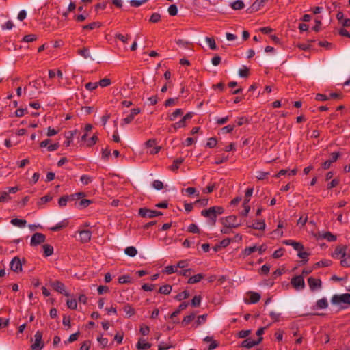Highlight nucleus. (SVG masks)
Here are the masks:
<instances>
[{
  "mask_svg": "<svg viewBox=\"0 0 350 350\" xmlns=\"http://www.w3.org/2000/svg\"><path fill=\"white\" fill-rule=\"evenodd\" d=\"M224 209L222 206H215L201 211V215L208 218V224L213 226L216 224L217 215L223 214Z\"/></svg>",
  "mask_w": 350,
  "mask_h": 350,
  "instance_id": "nucleus-1",
  "label": "nucleus"
},
{
  "mask_svg": "<svg viewBox=\"0 0 350 350\" xmlns=\"http://www.w3.org/2000/svg\"><path fill=\"white\" fill-rule=\"evenodd\" d=\"M331 303L338 306L340 310L346 309L348 306H350V293L334 295L331 299Z\"/></svg>",
  "mask_w": 350,
  "mask_h": 350,
  "instance_id": "nucleus-2",
  "label": "nucleus"
},
{
  "mask_svg": "<svg viewBox=\"0 0 350 350\" xmlns=\"http://www.w3.org/2000/svg\"><path fill=\"white\" fill-rule=\"evenodd\" d=\"M221 223L227 228H237L241 224L237 222V217L235 215H230L221 219Z\"/></svg>",
  "mask_w": 350,
  "mask_h": 350,
  "instance_id": "nucleus-3",
  "label": "nucleus"
},
{
  "mask_svg": "<svg viewBox=\"0 0 350 350\" xmlns=\"http://www.w3.org/2000/svg\"><path fill=\"white\" fill-rule=\"evenodd\" d=\"M139 215L142 217L153 218L157 216L163 215V213L159 211L150 210L146 208H141L139 209Z\"/></svg>",
  "mask_w": 350,
  "mask_h": 350,
  "instance_id": "nucleus-4",
  "label": "nucleus"
},
{
  "mask_svg": "<svg viewBox=\"0 0 350 350\" xmlns=\"http://www.w3.org/2000/svg\"><path fill=\"white\" fill-rule=\"evenodd\" d=\"M34 338L35 341L31 346V349L33 350H41L44 347V344L42 341V332L37 331L34 335Z\"/></svg>",
  "mask_w": 350,
  "mask_h": 350,
  "instance_id": "nucleus-5",
  "label": "nucleus"
},
{
  "mask_svg": "<svg viewBox=\"0 0 350 350\" xmlns=\"http://www.w3.org/2000/svg\"><path fill=\"white\" fill-rule=\"evenodd\" d=\"M46 241V236L40 232L34 233L31 239L30 245L31 246L38 245Z\"/></svg>",
  "mask_w": 350,
  "mask_h": 350,
  "instance_id": "nucleus-6",
  "label": "nucleus"
},
{
  "mask_svg": "<svg viewBox=\"0 0 350 350\" xmlns=\"http://www.w3.org/2000/svg\"><path fill=\"white\" fill-rule=\"evenodd\" d=\"M22 262L21 259L18 256H15L12 258L10 263V269L16 273H19L23 271Z\"/></svg>",
  "mask_w": 350,
  "mask_h": 350,
  "instance_id": "nucleus-7",
  "label": "nucleus"
},
{
  "mask_svg": "<svg viewBox=\"0 0 350 350\" xmlns=\"http://www.w3.org/2000/svg\"><path fill=\"white\" fill-rule=\"evenodd\" d=\"M291 284L297 290L303 289L305 287V282L303 276L297 275L291 279Z\"/></svg>",
  "mask_w": 350,
  "mask_h": 350,
  "instance_id": "nucleus-8",
  "label": "nucleus"
},
{
  "mask_svg": "<svg viewBox=\"0 0 350 350\" xmlns=\"http://www.w3.org/2000/svg\"><path fill=\"white\" fill-rule=\"evenodd\" d=\"M340 153L338 152H334L331 153L330 158L328 160L325 161L324 163H323L321 164V167L324 170L329 169L331 167L332 163H333L334 162H336L338 160V159L340 157Z\"/></svg>",
  "mask_w": 350,
  "mask_h": 350,
  "instance_id": "nucleus-9",
  "label": "nucleus"
},
{
  "mask_svg": "<svg viewBox=\"0 0 350 350\" xmlns=\"http://www.w3.org/2000/svg\"><path fill=\"white\" fill-rule=\"evenodd\" d=\"M51 286L58 293L63 294L66 297L70 296V294L65 290V285L62 282L58 280L54 281L51 282Z\"/></svg>",
  "mask_w": 350,
  "mask_h": 350,
  "instance_id": "nucleus-10",
  "label": "nucleus"
},
{
  "mask_svg": "<svg viewBox=\"0 0 350 350\" xmlns=\"http://www.w3.org/2000/svg\"><path fill=\"white\" fill-rule=\"evenodd\" d=\"M262 339V337L258 338L257 340H251L250 338L245 339L241 342V347H245L246 349H251L255 345H257L259 343H260Z\"/></svg>",
  "mask_w": 350,
  "mask_h": 350,
  "instance_id": "nucleus-11",
  "label": "nucleus"
},
{
  "mask_svg": "<svg viewBox=\"0 0 350 350\" xmlns=\"http://www.w3.org/2000/svg\"><path fill=\"white\" fill-rule=\"evenodd\" d=\"M308 283L310 288L312 291L317 288H321V280L319 278H314L312 277H310L308 278Z\"/></svg>",
  "mask_w": 350,
  "mask_h": 350,
  "instance_id": "nucleus-12",
  "label": "nucleus"
},
{
  "mask_svg": "<svg viewBox=\"0 0 350 350\" xmlns=\"http://www.w3.org/2000/svg\"><path fill=\"white\" fill-rule=\"evenodd\" d=\"M92 233L88 230H83L79 231V239L82 243H88L90 241Z\"/></svg>",
  "mask_w": 350,
  "mask_h": 350,
  "instance_id": "nucleus-13",
  "label": "nucleus"
},
{
  "mask_svg": "<svg viewBox=\"0 0 350 350\" xmlns=\"http://www.w3.org/2000/svg\"><path fill=\"white\" fill-rule=\"evenodd\" d=\"M346 250L347 247L345 245H338L335 248V250L333 254V256L335 258H338L339 255H341V258H344L346 256Z\"/></svg>",
  "mask_w": 350,
  "mask_h": 350,
  "instance_id": "nucleus-14",
  "label": "nucleus"
},
{
  "mask_svg": "<svg viewBox=\"0 0 350 350\" xmlns=\"http://www.w3.org/2000/svg\"><path fill=\"white\" fill-rule=\"evenodd\" d=\"M151 344L147 342L145 339L140 338L136 345V347L139 350H147L150 348Z\"/></svg>",
  "mask_w": 350,
  "mask_h": 350,
  "instance_id": "nucleus-15",
  "label": "nucleus"
},
{
  "mask_svg": "<svg viewBox=\"0 0 350 350\" xmlns=\"http://www.w3.org/2000/svg\"><path fill=\"white\" fill-rule=\"evenodd\" d=\"M188 305L189 304L187 302H183L180 304L178 308L170 314V318L174 319V317H177L182 310L187 308Z\"/></svg>",
  "mask_w": 350,
  "mask_h": 350,
  "instance_id": "nucleus-16",
  "label": "nucleus"
},
{
  "mask_svg": "<svg viewBox=\"0 0 350 350\" xmlns=\"http://www.w3.org/2000/svg\"><path fill=\"white\" fill-rule=\"evenodd\" d=\"M263 5H264V4L260 0H256L252 3V5L249 8L248 12L250 13H252V12H256L258 10H260V8L261 7H262Z\"/></svg>",
  "mask_w": 350,
  "mask_h": 350,
  "instance_id": "nucleus-17",
  "label": "nucleus"
},
{
  "mask_svg": "<svg viewBox=\"0 0 350 350\" xmlns=\"http://www.w3.org/2000/svg\"><path fill=\"white\" fill-rule=\"evenodd\" d=\"M204 278V275L202 273H198L193 276H191L189 278L187 283L190 284H193L199 282L202 279Z\"/></svg>",
  "mask_w": 350,
  "mask_h": 350,
  "instance_id": "nucleus-18",
  "label": "nucleus"
},
{
  "mask_svg": "<svg viewBox=\"0 0 350 350\" xmlns=\"http://www.w3.org/2000/svg\"><path fill=\"white\" fill-rule=\"evenodd\" d=\"M265 226L266 225L264 220L258 221L252 225H248V228L261 230H264L265 229Z\"/></svg>",
  "mask_w": 350,
  "mask_h": 350,
  "instance_id": "nucleus-19",
  "label": "nucleus"
},
{
  "mask_svg": "<svg viewBox=\"0 0 350 350\" xmlns=\"http://www.w3.org/2000/svg\"><path fill=\"white\" fill-rule=\"evenodd\" d=\"M320 238L325 239L328 241L332 242L336 240V236L332 234L330 232H325L319 235Z\"/></svg>",
  "mask_w": 350,
  "mask_h": 350,
  "instance_id": "nucleus-20",
  "label": "nucleus"
},
{
  "mask_svg": "<svg viewBox=\"0 0 350 350\" xmlns=\"http://www.w3.org/2000/svg\"><path fill=\"white\" fill-rule=\"evenodd\" d=\"M184 159L182 157H179L173 161V164L170 167V170L172 171H176L177 170L180 165L183 163Z\"/></svg>",
  "mask_w": 350,
  "mask_h": 350,
  "instance_id": "nucleus-21",
  "label": "nucleus"
},
{
  "mask_svg": "<svg viewBox=\"0 0 350 350\" xmlns=\"http://www.w3.org/2000/svg\"><path fill=\"white\" fill-rule=\"evenodd\" d=\"M172 287L170 284H165L160 286L158 293L163 295H169L172 292Z\"/></svg>",
  "mask_w": 350,
  "mask_h": 350,
  "instance_id": "nucleus-22",
  "label": "nucleus"
},
{
  "mask_svg": "<svg viewBox=\"0 0 350 350\" xmlns=\"http://www.w3.org/2000/svg\"><path fill=\"white\" fill-rule=\"evenodd\" d=\"M78 132L79 131L77 130L68 132V135H66L67 139L64 142V146L66 147H68L70 145L73 136L76 135Z\"/></svg>",
  "mask_w": 350,
  "mask_h": 350,
  "instance_id": "nucleus-23",
  "label": "nucleus"
},
{
  "mask_svg": "<svg viewBox=\"0 0 350 350\" xmlns=\"http://www.w3.org/2000/svg\"><path fill=\"white\" fill-rule=\"evenodd\" d=\"M123 310L128 317H131L135 314V309L129 304H126L123 307Z\"/></svg>",
  "mask_w": 350,
  "mask_h": 350,
  "instance_id": "nucleus-24",
  "label": "nucleus"
},
{
  "mask_svg": "<svg viewBox=\"0 0 350 350\" xmlns=\"http://www.w3.org/2000/svg\"><path fill=\"white\" fill-rule=\"evenodd\" d=\"M183 114V111L182 109H176L173 113L168 116V119L170 121H174L175 119L180 116Z\"/></svg>",
  "mask_w": 350,
  "mask_h": 350,
  "instance_id": "nucleus-25",
  "label": "nucleus"
},
{
  "mask_svg": "<svg viewBox=\"0 0 350 350\" xmlns=\"http://www.w3.org/2000/svg\"><path fill=\"white\" fill-rule=\"evenodd\" d=\"M316 306L319 309H325L328 306V302L326 298L323 297L319 299L316 303Z\"/></svg>",
  "mask_w": 350,
  "mask_h": 350,
  "instance_id": "nucleus-26",
  "label": "nucleus"
},
{
  "mask_svg": "<svg viewBox=\"0 0 350 350\" xmlns=\"http://www.w3.org/2000/svg\"><path fill=\"white\" fill-rule=\"evenodd\" d=\"M206 317H207V314L200 315L198 317V319L193 323V327L195 328H197L198 327L201 325L202 323H204L206 321Z\"/></svg>",
  "mask_w": 350,
  "mask_h": 350,
  "instance_id": "nucleus-27",
  "label": "nucleus"
},
{
  "mask_svg": "<svg viewBox=\"0 0 350 350\" xmlns=\"http://www.w3.org/2000/svg\"><path fill=\"white\" fill-rule=\"evenodd\" d=\"M231 8L234 10H239L244 8L245 5L241 0H237L230 5Z\"/></svg>",
  "mask_w": 350,
  "mask_h": 350,
  "instance_id": "nucleus-28",
  "label": "nucleus"
},
{
  "mask_svg": "<svg viewBox=\"0 0 350 350\" xmlns=\"http://www.w3.org/2000/svg\"><path fill=\"white\" fill-rule=\"evenodd\" d=\"M297 256L302 259L301 262L303 265H305L308 261V256H310V253L304 252L302 250L298 252Z\"/></svg>",
  "mask_w": 350,
  "mask_h": 350,
  "instance_id": "nucleus-29",
  "label": "nucleus"
},
{
  "mask_svg": "<svg viewBox=\"0 0 350 350\" xmlns=\"http://www.w3.org/2000/svg\"><path fill=\"white\" fill-rule=\"evenodd\" d=\"M10 223L14 226L22 228L25 226L26 220L18 218H14L11 220Z\"/></svg>",
  "mask_w": 350,
  "mask_h": 350,
  "instance_id": "nucleus-30",
  "label": "nucleus"
},
{
  "mask_svg": "<svg viewBox=\"0 0 350 350\" xmlns=\"http://www.w3.org/2000/svg\"><path fill=\"white\" fill-rule=\"evenodd\" d=\"M42 247H43V250H44V255L46 257L50 256L53 254V247L51 245H50L49 244H45V245H43Z\"/></svg>",
  "mask_w": 350,
  "mask_h": 350,
  "instance_id": "nucleus-31",
  "label": "nucleus"
},
{
  "mask_svg": "<svg viewBox=\"0 0 350 350\" xmlns=\"http://www.w3.org/2000/svg\"><path fill=\"white\" fill-rule=\"evenodd\" d=\"M124 253L129 256L134 257L137 254V251L135 247L130 246L125 248Z\"/></svg>",
  "mask_w": 350,
  "mask_h": 350,
  "instance_id": "nucleus-32",
  "label": "nucleus"
},
{
  "mask_svg": "<svg viewBox=\"0 0 350 350\" xmlns=\"http://www.w3.org/2000/svg\"><path fill=\"white\" fill-rule=\"evenodd\" d=\"M101 26V23L100 22H93L87 25L83 26V29L84 30H92L95 28H98Z\"/></svg>",
  "mask_w": 350,
  "mask_h": 350,
  "instance_id": "nucleus-33",
  "label": "nucleus"
},
{
  "mask_svg": "<svg viewBox=\"0 0 350 350\" xmlns=\"http://www.w3.org/2000/svg\"><path fill=\"white\" fill-rule=\"evenodd\" d=\"M196 314L194 313H191L190 314L186 316L183 319L181 324L183 326H185L190 323L194 319H195Z\"/></svg>",
  "mask_w": 350,
  "mask_h": 350,
  "instance_id": "nucleus-34",
  "label": "nucleus"
},
{
  "mask_svg": "<svg viewBox=\"0 0 350 350\" xmlns=\"http://www.w3.org/2000/svg\"><path fill=\"white\" fill-rule=\"evenodd\" d=\"M189 297V293L187 291H184L174 297V299L177 301H182Z\"/></svg>",
  "mask_w": 350,
  "mask_h": 350,
  "instance_id": "nucleus-35",
  "label": "nucleus"
},
{
  "mask_svg": "<svg viewBox=\"0 0 350 350\" xmlns=\"http://www.w3.org/2000/svg\"><path fill=\"white\" fill-rule=\"evenodd\" d=\"M77 53L85 59L90 57V50L88 47H83V49L77 50Z\"/></svg>",
  "mask_w": 350,
  "mask_h": 350,
  "instance_id": "nucleus-36",
  "label": "nucleus"
},
{
  "mask_svg": "<svg viewBox=\"0 0 350 350\" xmlns=\"http://www.w3.org/2000/svg\"><path fill=\"white\" fill-rule=\"evenodd\" d=\"M260 299V295L258 293L252 292L250 296V303L256 304Z\"/></svg>",
  "mask_w": 350,
  "mask_h": 350,
  "instance_id": "nucleus-37",
  "label": "nucleus"
},
{
  "mask_svg": "<svg viewBox=\"0 0 350 350\" xmlns=\"http://www.w3.org/2000/svg\"><path fill=\"white\" fill-rule=\"evenodd\" d=\"M256 251H257V247L256 245H254L252 247H246L244 250H243L242 254L244 257H245L250 255L252 252H254Z\"/></svg>",
  "mask_w": 350,
  "mask_h": 350,
  "instance_id": "nucleus-38",
  "label": "nucleus"
},
{
  "mask_svg": "<svg viewBox=\"0 0 350 350\" xmlns=\"http://www.w3.org/2000/svg\"><path fill=\"white\" fill-rule=\"evenodd\" d=\"M249 68L246 66H243V67L239 70V75L241 77H247L249 76Z\"/></svg>",
  "mask_w": 350,
  "mask_h": 350,
  "instance_id": "nucleus-39",
  "label": "nucleus"
},
{
  "mask_svg": "<svg viewBox=\"0 0 350 350\" xmlns=\"http://www.w3.org/2000/svg\"><path fill=\"white\" fill-rule=\"evenodd\" d=\"M97 340L99 342L102 348H105L108 346V339L103 337V334L97 337Z\"/></svg>",
  "mask_w": 350,
  "mask_h": 350,
  "instance_id": "nucleus-40",
  "label": "nucleus"
},
{
  "mask_svg": "<svg viewBox=\"0 0 350 350\" xmlns=\"http://www.w3.org/2000/svg\"><path fill=\"white\" fill-rule=\"evenodd\" d=\"M85 196H86V194L84 192H78V193L70 195L69 198H70V200L74 201V200H76L77 199L83 198Z\"/></svg>",
  "mask_w": 350,
  "mask_h": 350,
  "instance_id": "nucleus-41",
  "label": "nucleus"
},
{
  "mask_svg": "<svg viewBox=\"0 0 350 350\" xmlns=\"http://www.w3.org/2000/svg\"><path fill=\"white\" fill-rule=\"evenodd\" d=\"M92 203V201L87 199H82L77 204L79 208H86Z\"/></svg>",
  "mask_w": 350,
  "mask_h": 350,
  "instance_id": "nucleus-42",
  "label": "nucleus"
},
{
  "mask_svg": "<svg viewBox=\"0 0 350 350\" xmlns=\"http://www.w3.org/2000/svg\"><path fill=\"white\" fill-rule=\"evenodd\" d=\"M68 200H70L69 196H63L59 199L58 204L61 207L65 206Z\"/></svg>",
  "mask_w": 350,
  "mask_h": 350,
  "instance_id": "nucleus-43",
  "label": "nucleus"
},
{
  "mask_svg": "<svg viewBox=\"0 0 350 350\" xmlns=\"http://www.w3.org/2000/svg\"><path fill=\"white\" fill-rule=\"evenodd\" d=\"M66 305L68 308L72 310H75L77 307V304L75 299H68L66 301Z\"/></svg>",
  "mask_w": 350,
  "mask_h": 350,
  "instance_id": "nucleus-44",
  "label": "nucleus"
},
{
  "mask_svg": "<svg viewBox=\"0 0 350 350\" xmlns=\"http://www.w3.org/2000/svg\"><path fill=\"white\" fill-rule=\"evenodd\" d=\"M206 41L208 42L209 47L212 50H216L217 49V45L215 41V39L213 38H206Z\"/></svg>",
  "mask_w": 350,
  "mask_h": 350,
  "instance_id": "nucleus-45",
  "label": "nucleus"
},
{
  "mask_svg": "<svg viewBox=\"0 0 350 350\" xmlns=\"http://www.w3.org/2000/svg\"><path fill=\"white\" fill-rule=\"evenodd\" d=\"M202 300V297L200 295H196L191 300V306L193 307H197L200 305Z\"/></svg>",
  "mask_w": 350,
  "mask_h": 350,
  "instance_id": "nucleus-46",
  "label": "nucleus"
},
{
  "mask_svg": "<svg viewBox=\"0 0 350 350\" xmlns=\"http://www.w3.org/2000/svg\"><path fill=\"white\" fill-rule=\"evenodd\" d=\"M37 40V36L35 34H28L23 37V41L25 42H31Z\"/></svg>",
  "mask_w": 350,
  "mask_h": 350,
  "instance_id": "nucleus-47",
  "label": "nucleus"
},
{
  "mask_svg": "<svg viewBox=\"0 0 350 350\" xmlns=\"http://www.w3.org/2000/svg\"><path fill=\"white\" fill-rule=\"evenodd\" d=\"M118 282L120 284L131 283V277L128 275H124L119 278Z\"/></svg>",
  "mask_w": 350,
  "mask_h": 350,
  "instance_id": "nucleus-48",
  "label": "nucleus"
},
{
  "mask_svg": "<svg viewBox=\"0 0 350 350\" xmlns=\"http://www.w3.org/2000/svg\"><path fill=\"white\" fill-rule=\"evenodd\" d=\"M340 264L342 267H350V255H347L342 258Z\"/></svg>",
  "mask_w": 350,
  "mask_h": 350,
  "instance_id": "nucleus-49",
  "label": "nucleus"
},
{
  "mask_svg": "<svg viewBox=\"0 0 350 350\" xmlns=\"http://www.w3.org/2000/svg\"><path fill=\"white\" fill-rule=\"evenodd\" d=\"M168 12L170 16H176L178 13V8L175 4L170 5L168 8Z\"/></svg>",
  "mask_w": 350,
  "mask_h": 350,
  "instance_id": "nucleus-50",
  "label": "nucleus"
},
{
  "mask_svg": "<svg viewBox=\"0 0 350 350\" xmlns=\"http://www.w3.org/2000/svg\"><path fill=\"white\" fill-rule=\"evenodd\" d=\"M97 83L101 87L105 88V87L109 86L111 84V81L110 79H109V78H104V79L100 80L99 82H97Z\"/></svg>",
  "mask_w": 350,
  "mask_h": 350,
  "instance_id": "nucleus-51",
  "label": "nucleus"
},
{
  "mask_svg": "<svg viewBox=\"0 0 350 350\" xmlns=\"http://www.w3.org/2000/svg\"><path fill=\"white\" fill-rule=\"evenodd\" d=\"M111 155V150L108 147L102 150V158L105 160H107Z\"/></svg>",
  "mask_w": 350,
  "mask_h": 350,
  "instance_id": "nucleus-52",
  "label": "nucleus"
},
{
  "mask_svg": "<svg viewBox=\"0 0 350 350\" xmlns=\"http://www.w3.org/2000/svg\"><path fill=\"white\" fill-rule=\"evenodd\" d=\"M188 231L191 233H200V229L195 224H191L189 226Z\"/></svg>",
  "mask_w": 350,
  "mask_h": 350,
  "instance_id": "nucleus-53",
  "label": "nucleus"
},
{
  "mask_svg": "<svg viewBox=\"0 0 350 350\" xmlns=\"http://www.w3.org/2000/svg\"><path fill=\"white\" fill-rule=\"evenodd\" d=\"M148 1V0H131L130 1V5L133 7H139Z\"/></svg>",
  "mask_w": 350,
  "mask_h": 350,
  "instance_id": "nucleus-54",
  "label": "nucleus"
},
{
  "mask_svg": "<svg viewBox=\"0 0 350 350\" xmlns=\"http://www.w3.org/2000/svg\"><path fill=\"white\" fill-rule=\"evenodd\" d=\"M172 126L175 129L177 130L179 128H183L186 126V123L184 122L183 119H181L180 121L173 124Z\"/></svg>",
  "mask_w": 350,
  "mask_h": 350,
  "instance_id": "nucleus-55",
  "label": "nucleus"
},
{
  "mask_svg": "<svg viewBox=\"0 0 350 350\" xmlns=\"http://www.w3.org/2000/svg\"><path fill=\"white\" fill-rule=\"evenodd\" d=\"M98 141V136L97 134H94L90 139H88L87 142V146L91 147L93 145H94L96 142Z\"/></svg>",
  "mask_w": 350,
  "mask_h": 350,
  "instance_id": "nucleus-56",
  "label": "nucleus"
},
{
  "mask_svg": "<svg viewBox=\"0 0 350 350\" xmlns=\"http://www.w3.org/2000/svg\"><path fill=\"white\" fill-rule=\"evenodd\" d=\"M161 20V15L159 13H153L150 18V22L151 23H158Z\"/></svg>",
  "mask_w": 350,
  "mask_h": 350,
  "instance_id": "nucleus-57",
  "label": "nucleus"
},
{
  "mask_svg": "<svg viewBox=\"0 0 350 350\" xmlns=\"http://www.w3.org/2000/svg\"><path fill=\"white\" fill-rule=\"evenodd\" d=\"M10 199V197L7 191H3L0 193V203L8 201Z\"/></svg>",
  "mask_w": 350,
  "mask_h": 350,
  "instance_id": "nucleus-58",
  "label": "nucleus"
},
{
  "mask_svg": "<svg viewBox=\"0 0 350 350\" xmlns=\"http://www.w3.org/2000/svg\"><path fill=\"white\" fill-rule=\"evenodd\" d=\"M129 37V35L124 36V35H122L121 33H116L115 35V38L120 40L123 43H126L127 42Z\"/></svg>",
  "mask_w": 350,
  "mask_h": 350,
  "instance_id": "nucleus-59",
  "label": "nucleus"
},
{
  "mask_svg": "<svg viewBox=\"0 0 350 350\" xmlns=\"http://www.w3.org/2000/svg\"><path fill=\"white\" fill-rule=\"evenodd\" d=\"M98 83L97 82H96V83L89 82L85 84V88L88 90L92 91V90L96 89L98 88Z\"/></svg>",
  "mask_w": 350,
  "mask_h": 350,
  "instance_id": "nucleus-60",
  "label": "nucleus"
},
{
  "mask_svg": "<svg viewBox=\"0 0 350 350\" xmlns=\"http://www.w3.org/2000/svg\"><path fill=\"white\" fill-rule=\"evenodd\" d=\"M152 187L157 190H161L163 188V183L158 180L153 181Z\"/></svg>",
  "mask_w": 350,
  "mask_h": 350,
  "instance_id": "nucleus-61",
  "label": "nucleus"
},
{
  "mask_svg": "<svg viewBox=\"0 0 350 350\" xmlns=\"http://www.w3.org/2000/svg\"><path fill=\"white\" fill-rule=\"evenodd\" d=\"M251 333V330H241L238 332V337L240 338H245L248 336Z\"/></svg>",
  "mask_w": 350,
  "mask_h": 350,
  "instance_id": "nucleus-62",
  "label": "nucleus"
},
{
  "mask_svg": "<svg viewBox=\"0 0 350 350\" xmlns=\"http://www.w3.org/2000/svg\"><path fill=\"white\" fill-rule=\"evenodd\" d=\"M80 180L83 185H88L92 181V178L88 175H82Z\"/></svg>",
  "mask_w": 350,
  "mask_h": 350,
  "instance_id": "nucleus-63",
  "label": "nucleus"
},
{
  "mask_svg": "<svg viewBox=\"0 0 350 350\" xmlns=\"http://www.w3.org/2000/svg\"><path fill=\"white\" fill-rule=\"evenodd\" d=\"M90 345L91 342L90 340H85L82 343L80 347V350H89L90 348Z\"/></svg>",
  "mask_w": 350,
  "mask_h": 350,
  "instance_id": "nucleus-64",
  "label": "nucleus"
}]
</instances>
